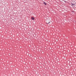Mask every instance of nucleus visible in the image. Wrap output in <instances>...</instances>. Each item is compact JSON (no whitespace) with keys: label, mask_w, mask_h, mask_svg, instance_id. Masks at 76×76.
Listing matches in <instances>:
<instances>
[{"label":"nucleus","mask_w":76,"mask_h":76,"mask_svg":"<svg viewBox=\"0 0 76 76\" xmlns=\"http://www.w3.org/2000/svg\"><path fill=\"white\" fill-rule=\"evenodd\" d=\"M43 4H44L45 5H47V4L45 2H43Z\"/></svg>","instance_id":"2"},{"label":"nucleus","mask_w":76,"mask_h":76,"mask_svg":"<svg viewBox=\"0 0 76 76\" xmlns=\"http://www.w3.org/2000/svg\"><path fill=\"white\" fill-rule=\"evenodd\" d=\"M31 19L32 20H33L35 19V18H34L33 17H31Z\"/></svg>","instance_id":"1"},{"label":"nucleus","mask_w":76,"mask_h":76,"mask_svg":"<svg viewBox=\"0 0 76 76\" xmlns=\"http://www.w3.org/2000/svg\"><path fill=\"white\" fill-rule=\"evenodd\" d=\"M49 23H50V22H49L48 23V24Z\"/></svg>","instance_id":"3"}]
</instances>
